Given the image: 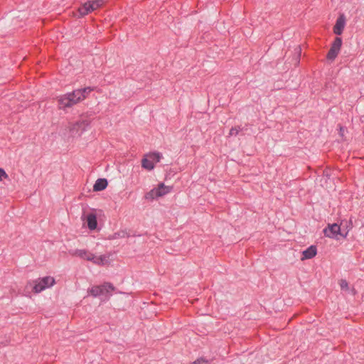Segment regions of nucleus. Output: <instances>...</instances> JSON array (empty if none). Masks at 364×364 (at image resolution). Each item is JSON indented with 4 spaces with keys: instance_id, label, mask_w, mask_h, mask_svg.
Segmentation results:
<instances>
[{
    "instance_id": "11",
    "label": "nucleus",
    "mask_w": 364,
    "mask_h": 364,
    "mask_svg": "<svg viewBox=\"0 0 364 364\" xmlns=\"http://www.w3.org/2000/svg\"><path fill=\"white\" fill-rule=\"evenodd\" d=\"M353 222L352 220H342L341 223V237L343 238H346L348 235L349 231L353 228Z\"/></svg>"
},
{
    "instance_id": "22",
    "label": "nucleus",
    "mask_w": 364,
    "mask_h": 364,
    "mask_svg": "<svg viewBox=\"0 0 364 364\" xmlns=\"http://www.w3.org/2000/svg\"><path fill=\"white\" fill-rule=\"evenodd\" d=\"M8 177V175L6 174V171L0 168V181H2L3 178H6Z\"/></svg>"
},
{
    "instance_id": "2",
    "label": "nucleus",
    "mask_w": 364,
    "mask_h": 364,
    "mask_svg": "<svg viewBox=\"0 0 364 364\" xmlns=\"http://www.w3.org/2000/svg\"><path fill=\"white\" fill-rule=\"evenodd\" d=\"M58 107L60 109H65L72 107L73 105L79 103L78 99L73 95V91L57 97Z\"/></svg>"
},
{
    "instance_id": "19",
    "label": "nucleus",
    "mask_w": 364,
    "mask_h": 364,
    "mask_svg": "<svg viewBox=\"0 0 364 364\" xmlns=\"http://www.w3.org/2000/svg\"><path fill=\"white\" fill-rule=\"evenodd\" d=\"M90 5L92 6V10L95 11L100 8L103 4L104 0H94V1H89Z\"/></svg>"
},
{
    "instance_id": "17",
    "label": "nucleus",
    "mask_w": 364,
    "mask_h": 364,
    "mask_svg": "<svg viewBox=\"0 0 364 364\" xmlns=\"http://www.w3.org/2000/svg\"><path fill=\"white\" fill-rule=\"evenodd\" d=\"M108 257L105 255H101L99 257H96L94 255V259L91 260L94 264L98 265H104L107 263Z\"/></svg>"
},
{
    "instance_id": "3",
    "label": "nucleus",
    "mask_w": 364,
    "mask_h": 364,
    "mask_svg": "<svg viewBox=\"0 0 364 364\" xmlns=\"http://www.w3.org/2000/svg\"><path fill=\"white\" fill-rule=\"evenodd\" d=\"M162 154L160 152H151L144 156L141 160V166L146 170L151 171L155 164L160 161Z\"/></svg>"
},
{
    "instance_id": "5",
    "label": "nucleus",
    "mask_w": 364,
    "mask_h": 364,
    "mask_svg": "<svg viewBox=\"0 0 364 364\" xmlns=\"http://www.w3.org/2000/svg\"><path fill=\"white\" fill-rule=\"evenodd\" d=\"M32 282L34 284L33 287V291L35 293H40L46 288L53 286L55 282L53 277L48 276L39 278Z\"/></svg>"
},
{
    "instance_id": "23",
    "label": "nucleus",
    "mask_w": 364,
    "mask_h": 364,
    "mask_svg": "<svg viewBox=\"0 0 364 364\" xmlns=\"http://www.w3.org/2000/svg\"><path fill=\"white\" fill-rule=\"evenodd\" d=\"M206 363H207V360H205V359L198 358L196 360H195L194 362H193L191 364H206Z\"/></svg>"
},
{
    "instance_id": "15",
    "label": "nucleus",
    "mask_w": 364,
    "mask_h": 364,
    "mask_svg": "<svg viewBox=\"0 0 364 364\" xmlns=\"http://www.w3.org/2000/svg\"><path fill=\"white\" fill-rule=\"evenodd\" d=\"M87 227L90 230H95L97 226V217L95 214L90 213L87 216Z\"/></svg>"
},
{
    "instance_id": "10",
    "label": "nucleus",
    "mask_w": 364,
    "mask_h": 364,
    "mask_svg": "<svg viewBox=\"0 0 364 364\" xmlns=\"http://www.w3.org/2000/svg\"><path fill=\"white\" fill-rule=\"evenodd\" d=\"M69 254L72 256L79 257L87 261H91L94 259V254L86 250H70Z\"/></svg>"
},
{
    "instance_id": "16",
    "label": "nucleus",
    "mask_w": 364,
    "mask_h": 364,
    "mask_svg": "<svg viewBox=\"0 0 364 364\" xmlns=\"http://www.w3.org/2000/svg\"><path fill=\"white\" fill-rule=\"evenodd\" d=\"M78 11L81 16H84L93 11L90 2L87 1L79 8Z\"/></svg>"
},
{
    "instance_id": "20",
    "label": "nucleus",
    "mask_w": 364,
    "mask_h": 364,
    "mask_svg": "<svg viewBox=\"0 0 364 364\" xmlns=\"http://www.w3.org/2000/svg\"><path fill=\"white\" fill-rule=\"evenodd\" d=\"M241 130L242 128L240 127H232L231 129L230 130L229 135L237 136Z\"/></svg>"
},
{
    "instance_id": "6",
    "label": "nucleus",
    "mask_w": 364,
    "mask_h": 364,
    "mask_svg": "<svg viewBox=\"0 0 364 364\" xmlns=\"http://www.w3.org/2000/svg\"><path fill=\"white\" fill-rule=\"evenodd\" d=\"M323 232L326 237L338 239V235L341 236L342 234L341 224H328V226L323 229Z\"/></svg>"
},
{
    "instance_id": "13",
    "label": "nucleus",
    "mask_w": 364,
    "mask_h": 364,
    "mask_svg": "<svg viewBox=\"0 0 364 364\" xmlns=\"http://www.w3.org/2000/svg\"><path fill=\"white\" fill-rule=\"evenodd\" d=\"M345 27V19L343 16L338 17L333 27V32L336 35H341Z\"/></svg>"
},
{
    "instance_id": "7",
    "label": "nucleus",
    "mask_w": 364,
    "mask_h": 364,
    "mask_svg": "<svg viewBox=\"0 0 364 364\" xmlns=\"http://www.w3.org/2000/svg\"><path fill=\"white\" fill-rule=\"evenodd\" d=\"M342 46V39L340 37H336L331 44L326 58L328 60H334L337 57Z\"/></svg>"
},
{
    "instance_id": "21",
    "label": "nucleus",
    "mask_w": 364,
    "mask_h": 364,
    "mask_svg": "<svg viewBox=\"0 0 364 364\" xmlns=\"http://www.w3.org/2000/svg\"><path fill=\"white\" fill-rule=\"evenodd\" d=\"M340 286H341V289H345L348 288V284L346 282V280L341 279V282H340Z\"/></svg>"
},
{
    "instance_id": "12",
    "label": "nucleus",
    "mask_w": 364,
    "mask_h": 364,
    "mask_svg": "<svg viewBox=\"0 0 364 364\" xmlns=\"http://www.w3.org/2000/svg\"><path fill=\"white\" fill-rule=\"evenodd\" d=\"M316 247L314 245H311L310 247H309L307 249L302 252L303 257L301 258V260L311 259L316 255Z\"/></svg>"
},
{
    "instance_id": "8",
    "label": "nucleus",
    "mask_w": 364,
    "mask_h": 364,
    "mask_svg": "<svg viewBox=\"0 0 364 364\" xmlns=\"http://www.w3.org/2000/svg\"><path fill=\"white\" fill-rule=\"evenodd\" d=\"M88 125L89 122L87 120L77 121L70 125V132L73 135H81L82 133L86 130Z\"/></svg>"
},
{
    "instance_id": "18",
    "label": "nucleus",
    "mask_w": 364,
    "mask_h": 364,
    "mask_svg": "<svg viewBox=\"0 0 364 364\" xmlns=\"http://www.w3.org/2000/svg\"><path fill=\"white\" fill-rule=\"evenodd\" d=\"M129 233L126 230H122L117 232H114L112 237L111 239H117V238H124L129 237Z\"/></svg>"
},
{
    "instance_id": "4",
    "label": "nucleus",
    "mask_w": 364,
    "mask_h": 364,
    "mask_svg": "<svg viewBox=\"0 0 364 364\" xmlns=\"http://www.w3.org/2000/svg\"><path fill=\"white\" fill-rule=\"evenodd\" d=\"M171 190V186H167L164 183H160L156 188H153L145 194V198L147 200L156 199L168 194Z\"/></svg>"
},
{
    "instance_id": "14",
    "label": "nucleus",
    "mask_w": 364,
    "mask_h": 364,
    "mask_svg": "<svg viewBox=\"0 0 364 364\" xmlns=\"http://www.w3.org/2000/svg\"><path fill=\"white\" fill-rule=\"evenodd\" d=\"M107 185L108 183L106 178H98L93 186V190L94 191H103L107 188Z\"/></svg>"
},
{
    "instance_id": "9",
    "label": "nucleus",
    "mask_w": 364,
    "mask_h": 364,
    "mask_svg": "<svg viewBox=\"0 0 364 364\" xmlns=\"http://www.w3.org/2000/svg\"><path fill=\"white\" fill-rule=\"evenodd\" d=\"M93 90L94 88L92 87H85L83 88L74 90L73 95H75V97H77V99H78L79 102H80L86 99L90 92Z\"/></svg>"
},
{
    "instance_id": "1",
    "label": "nucleus",
    "mask_w": 364,
    "mask_h": 364,
    "mask_svg": "<svg viewBox=\"0 0 364 364\" xmlns=\"http://www.w3.org/2000/svg\"><path fill=\"white\" fill-rule=\"evenodd\" d=\"M115 290V287L109 282H105L102 285L92 286L88 289V293L93 297L110 296L111 292Z\"/></svg>"
}]
</instances>
